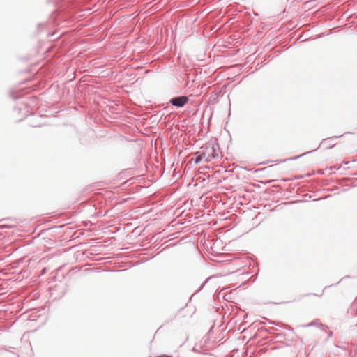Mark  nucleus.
Masks as SVG:
<instances>
[{
	"label": "nucleus",
	"instance_id": "obj_1",
	"mask_svg": "<svg viewBox=\"0 0 357 357\" xmlns=\"http://www.w3.org/2000/svg\"><path fill=\"white\" fill-rule=\"evenodd\" d=\"M202 149V150L200 152V155L195 159V163H198L202 160L208 162L218 157V153L214 146L206 145Z\"/></svg>",
	"mask_w": 357,
	"mask_h": 357
},
{
	"label": "nucleus",
	"instance_id": "obj_2",
	"mask_svg": "<svg viewBox=\"0 0 357 357\" xmlns=\"http://www.w3.org/2000/svg\"><path fill=\"white\" fill-rule=\"evenodd\" d=\"M188 100V98L186 96H179L171 99L170 102L174 106L183 107L187 103Z\"/></svg>",
	"mask_w": 357,
	"mask_h": 357
},
{
	"label": "nucleus",
	"instance_id": "obj_3",
	"mask_svg": "<svg viewBox=\"0 0 357 357\" xmlns=\"http://www.w3.org/2000/svg\"><path fill=\"white\" fill-rule=\"evenodd\" d=\"M157 357H172V356H169V355L163 354V355L158 356Z\"/></svg>",
	"mask_w": 357,
	"mask_h": 357
}]
</instances>
